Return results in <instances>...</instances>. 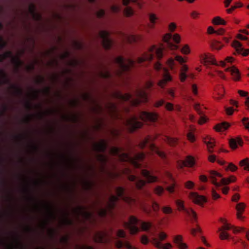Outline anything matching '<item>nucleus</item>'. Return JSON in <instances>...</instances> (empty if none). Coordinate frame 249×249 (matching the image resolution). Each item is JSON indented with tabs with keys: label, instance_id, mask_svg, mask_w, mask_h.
I'll list each match as a JSON object with an SVG mask.
<instances>
[{
	"label": "nucleus",
	"instance_id": "nucleus-1",
	"mask_svg": "<svg viewBox=\"0 0 249 249\" xmlns=\"http://www.w3.org/2000/svg\"><path fill=\"white\" fill-rule=\"evenodd\" d=\"M180 39L179 36L177 34L173 36L170 33L166 34L163 37V40L166 44L165 45H161L159 47L156 45L152 46L147 52L137 58V61L131 59H128L125 61L123 57L120 56L115 57L113 60L114 62L117 65L119 69L117 71V72L128 71L131 68L135 67L136 63L142 64L146 61L150 62L154 57H156L159 59L161 58L165 46L171 50H176L178 48V46L174 44L172 40L178 44L179 42Z\"/></svg>",
	"mask_w": 249,
	"mask_h": 249
},
{
	"label": "nucleus",
	"instance_id": "nucleus-2",
	"mask_svg": "<svg viewBox=\"0 0 249 249\" xmlns=\"http://www.w3.org/2000/svg\"><path fill=\"white\" fill-rule=\"evenodd\" d=\"M115 192L117 196L111 195L107 202L106 208L102 207L97 209L98 215L102 217H106L108 213H111L112 210L115 208L116 203L119 199L123 200L130 205H132L136 203V200L132 197L124 195V189L122 187H117L115 188Z\"/></svg>",
	"mask_w": 249,
	"mask_h": 249
},
{
	"label": "nucleus",
	"instance_id": "nucleus-3",
	"mask_svg": "<svg viewBox=\"0 0 249 249\" xmlns=\"http://www.w3.org/2000/svg\"><path fill=\"white\" fill-rule=\"evenodd\" d=\"M109 153L113 156L118 157L120 160H129L136 168H141V164L140 161L142 160L145 158V155L143 153H137L134 156V157H131L128 154L123 153L121 148L116 146L110 147Z\"/></svg>",
	"mask_w": 249,
	"mask_h": 249
},
{
	"label": "nucleus",
	"instance_id": "nucleus-4",
	"mask_svg": "<svg viewBox=\"0 0 249 249\" xmlns=\"http://www.w3.org/2000/svg\"><path fill=\"white\" fill-rule=\"evenodd\" d=\"M138 224L140 225L142 229L144 231H148L152 226L151 223L140 220L134 216H131L128 222H124V227L129 230L132 234H136L139 231V228L137 226Z\"/></svg>",
	"mask_w": 249,
	"mask_h": 249
},
{
	"label": "nucleus",
	"instance_id": "nucleus-5",
	"mask_svg": "<svg viewBox=\"0 0 249 249\" xmlns=\"http://www.w3.org/2000/svg\"><path fill=\"white\" fill-rule=\"evenodd\" d=\"M141 173L145 180L142 179L138 177L129 175L128 179L130 181L134 182L136 187L139 189H142L146 183L154 182L157 181V178L156 176L152 175L151 173L146 169H142L141 170Z\"/></svg>",
	"mask_w": 249,
	"mask_h": 249
},
{
	"label": "nucleus",
	"instance_id": "nucleus-6",
	"mask_svg": "<svg viewBox=\"0 0 249 249\" xmlns=\"http://www.w3.org/2000/svg\"><path fill=\"white\" fill-rule=\"evenodd\" d=\"M137 99H134L132 95L129 93L123 94L120 93H116L117 97L123 101H130L134 106H137L141 102H146L147 100L146 92L142 89H138L136 92Z\"/></svg>",
	"mask_w": 249,
	"mask_h": 249
},
{
	"label": "nucleus",
	"instance_id": "nucleus-7",
	"mask_svg": "<svg viewBox=\"0 0 249 249\" xmlns=\"http://www.w3.org/2000/svg\"><path fill=\"white\" fill-rule=\"evenodd\" d=\"M219 221L223 224V225L218 228V232H220L219 237L221 239H227L229 237V234L226 231L232 229L233 232L234 233L239 232H246V236L248 240H249V231H247L245 228L240 227H234L229 224L227 223L226 221L222 218H220Z\"/></svg>",
	"mask_w": 249,
	"mask_h": 249
},
{
	"label": "nucleus",
	"instance_id": "nucleus-8",
	"mask_svg": "<svg viewBox=\"0 0 249 249\" xmlns=\"http://www.w3.org/2000/svg\"><path fill=\"white\" fill-rule=\"evenodd\" d=\"M210 178L212 183L217 189L222 185H228L236 180V178L234 176H231L229 178H223L220 173L214 171H210Z\"/></svg>",
	"mask_w": 249,
	"mask_h": 249
},
{
	"label": "nucleus",
	"instance_id": "nucleus-9",
	"mask_svg": "<svg viewBox=\"0 0 249 249\" xmlns=\"http://www.w3.org/2000/svg\"><path fill=\"white\" fill-rule=\"evenodd\" d=\"M175 60L182 65L180 69L181 72L179 74V78L181 82H184L187 77L186 72L187 71L188 69V67L186 65L183 64L185 62V60L182 56L178 55L175 56V59L172 58H169L167 61V64L171 70L174 69L175 65Z\"/></svg>",
	"mask_w": 249,
	"mask_h": 249
},
{
	"label": "nucleus",
	"instance_id": "nucleus-10",
	"mask_svg": "<svg viewBox=\"0 0 249 249\" xmlns=\"http://www.w3.org/2000/svg\"><path fill=\"white\" fill-rule=\"evenodd\" d=\"M154 67L156 71H162L163 78L159 81L158 85L160 87L163 88L167 82L172 81V77L170 74L168 70L164 67L160 62L156 63L154 65Z\"/></svg>",
	"mask_w": 249,
	"mask_h": 249
},
{
	"label": "nucleus",
	"instance_id": "nucleus-11",
	"mask_svg": "<svg viewBox=\"0 0 249 249\" xmlns=\"http://www.w3.org/2000/svg\"><path fill=\"white\" fill-rule=\"evenodd\" d=\"M167 237V235L164 232H160L156 237H153L151 239L152 244L158 249H171L172 248V245L166 243L162 244L161 242L164 241Z\"/></svg>",
	"mask_w": 249,
	"mask_h": 249
},
{
	"label": "nucleus",
	"instance_id": "nucleus-12",
	"mask_svg": "<svg viewBox=\"0 0 249 249\" xmlns=\"http://www.w3.org/2000/svg\"><path fill=\"white\" fill-rule=\"evenodd\" d=\"M0 84L10 85L11 88L15 90L17 95L21 96L23 94V90L20 88L11 84L10 81L8 78L6 73L2 70H0Z\"/></svg>",
	"mask_w": 249,
	"mask_h": 249
},
{
	"label": "nucleus",
	"instance_id": "nucleus-13",
	"mask_svg": "<svg viewBox=\"0 0 249 249\" xmlns=\"http://www.w3.org/2000/svg\"><path fill=\"white\" fill-rule=\"evenodd\" d=\"M125 123L130 132H133L142 125V123L139 121L137 117L135 116H132L127 119Z\"/></svg>",
	"mask_w": 249,
	"mask_h": 249
},
{
	"label": "nucleus",
	"instance_id": "nucleus-14",
	"mask_svg": "<svg viewBox=\"0 0 249 249\" xmlns=\"http://www.w3.org/2000/svg\"><path fill=\"white\" fill-rule=\"evenodd\" d=\"M99 37L102 39V43L106 50L110 49L113 44L112 40L109 38V33L105 30H101L98 34Z\"/></svg>",
	"mask_w": 249,
	"mask_h": 249
},
{
	"label": "nucleus",
	"instance_id": "nucleus-15",
	"mask_svg": "<svg viewBox=\"0 0 249 249\" xmlns=\"http://www.w3.org/2000/svg\"><path fill=\"white\" fill-rule=\"evenodd\" d=\"M151 138L149 137L146 138L142 142L140 143V147L143 148L147 146L150 147L152 150L154 151L157 155L162 159L166 158L165 153L160 151L158 147L155 146L153 144L150 143Z\"/></svg>",
	"mask_w": 249,
	"mask_h": 249
},
{
	"label": "nucleus",
	"instance_id": "nucleus-16",
	"mask_svg": "<svg viewBox=\"0 0 249 249\" xmlns=\"http://www.w3.org/2000/svg\"><path fill=\"white\" fill-rule=\"evenodd\" d=\"M176 204L179 211H183L186 214L191 217L192 220H196L197 216L196 213L191 208H185L184 206L183 201L180 200H177L176 201Z\"/></svg>",
	"mask_w": 249,
	"mask_h": 249
},
{
	"label": "nucleus",
	"instance_id": "nucleus-17",
	"mask_svg": "<svg viewBox=\"0 0 249 249\" xmlns=\"http://www.w3.org/2000/svg\"><path fill=\"white\" fill-rule=\"evenodd\" d=\"M189 197L194 203L201 206L207 201L205 196L199 195L195 192H191L189 195Z\"/></svg>",
	"mask_w": 249,
	"mask_h": 249
},
{
	"label": "nucleus",
	"instance_id": "nucleus-18",
	"mask_svg": "<svg viewBox=\"0 0 249 249\" xmlns=\"http://www.w3.org/2000/svg\"><path fill=\"white\" fill-rule=\"evenodd\" d=\"M139 116L143 121L155 122L157 119V115L156 113L147 111H141Z\"/></svg>",
	"mask_w": 249,
	"mask_h": 249
},
{
	"label": "nucleus",
	"instance_id": "nucleus-19",
	"mask_svg": "<svg viewBox=\"0 0 249 249\" xmlns=\"http://www.w3.org/2000/svg\"><path fill=\"white\" fill-rule=\"evenodd\" d=\"M94 241L97 243H104L108 241L109 237L105 231H97L94 234Z\"/></svg>",
	"mask_w": 249,
	"mask_h": 249
},
{
	"label": "nucleus",
	"instance_id": "nucleus-20",
	"mask_svg": "<svg viewBox=\"0 0 249 249\" xmlns=\"http://www.w3.org/2000/svg\"><path fill=\"white\" fill-rule=\"evenodd\" d=\"M200 58L203 63L205 65L218 64L216 62L215 59L213 58V55L210 53H204L200 55Z\"/></svg>",
	"mask_w": 249,
	"mask_h": 249
},
{
	"label": "nucleus",
	"instance_id": "nucleus-21",
	"mask_svg": "<svg viewBox=\"0 0 249 249\" xmlns=\"http://www.w3.org/2000/svg\"><path fill=\"white\" fill-rule=\"evenodd\" d=\"M130 1L137 3L138 0H123L122 1L123 5L124 6H127ZM124 14L126 17H131L133 15L134 11L130 7L126 6L124 10Z\"/></svg>",
	"mask_w": 249,
	"mask_h": 249
},
{
	"label": "nucleus",
	"instance_id": "nucleus-22",
	"mask_svg": "<svg viewBox=\"0 0 249 249\" xmlns=\"http://www.w3.org/2000/svg\"><path fill=\"white\" fill-rule=\"evenodd\" d=\"M232 46L236 50L238 53L243 56H247L249 54V49H245L242 47V44L238 41H234Z\"/></svg>",
	"mask_w": 249,
	"mask_h": 249
},
{
	"label": "nucleus",
	"instance_id": "nucleus-23",
	"mask_svg": "<svg viewBox=\"0 0 249 249\" xmlns=\"http://www.w3.org/2000/svg\"><path fill=\"white\" fill-rule=\"evenodd\" d=\"M4 59L10 58L12 59V62L14 63L18 67H19L22 64V62L20 59L17 57H14L12 52L7 51L2 54Z\"/></svg>",
	"mask_w": 249,
	"mask_h": 249
},
{
	"label": "nucleus",
	"instance_id": "nucleus-24",
	"mask_svg": "<svg viewBox=\"0 0 249 249\" xmlns=\"http://www.w3.org/2000/svg\"><path fill=\"white\" fill-rule=\"evenodd\" d=\"M107 143L105 140H102L99 143L94 144V148L98 152H105L107 149Z\"/></svg>",
	"mask_w": 249,
	"mask_h": 249
},
{
	"label": "nucleus",
	"instance_id": "nucleus-25",
	"mask_svg": "<svg viewBox=\"0 0 249 249\" xmlns=\"http://www.w3.org/2000/svg\"><path fill=\"white\" fill-rule=\"evenodd\" d=\"M75 212L79 214H81L84 218L87 220H90L93 217V213L90 212L84 211L82 207H78Z\"/></svg>",
	"mask_w": 249,
	"mask_h": 249
},
{
	"label": "nucleus",
	"instance_id": "nucleus-26",
	"mask_svg": "<svg viewBox=\"0 0 249 249\" xmlns=\"http://www.w3.org/2000/svg\"><path fill=\"white\" fill-rule=\"evenodd\" d=\"M115 245L117 249H121L122 248L124 247L127 249H137L136 248L134 247L131 245H130V243L127 241L123 242L120 240H116L115 243Z\"/></svg>",
	"mask_w": 249,
	"mask_h": 249
},
{
	"label": "nucleus",
	"instance_id": "nucleus-27",
	"mask_svg": "<svg viewBox=\"0 0 249 249\" xmlns=\"http://www.w3.org/2000/svg\"><path fill=\"white\" fill-rule=\"evenodd\" d=\"M194 108L198 114L200 115V119L198 121V123L200 124H202L205 123L207 121V118L205 116L203 115V112L201 109L200 106L198 104H196L194 106Z\"/></svg>",
	"mask_w": 249,
	"mask_h": 249
},
{
	"label": "nucleus",
	"instance_id": "nucleus-28",
	"mask_svg": "<svg viewBox=\"0 0 249 249\" xmlns=\"http://www.w3.org/2000/svg\"><path fill=\"white\" fill-rule=\"evenodd\" d=\"M174 241L179 249H186L187 246L182 242V237L180 235H177L175 237Z\"/></svg>",
	"mask_w": 249,
	"mask_h": 249
},
{
	"label": "nucleus",
	"instance_id": "nucleus-29",
	"mask_svg": "<svg viewBox=\"0 0 249 249\" xmlns=\"http://www.w3.org/2000/svg\"><path fill=\"white\" fill-rule=\"evenodd\" d=\"M195 164V159L191 156H188L185 160L182 161L180 164V167L188 166L192 167Z\"/></svg>",
	"mask_w": 249,
	"mask_h": 249
},
{
	"label": "nucleus",
	"instance_id": "nucleus-30",
	"mask_svg": "<svg viewBox=\"0 0 249 249\" xmlns=\"http://www.w3.org/2000/svg\"><path fill=\"white\" fill-rule=\"evenodd\" d=\"M245 204L244 203L241 202L237 204L236 207L237 212V216L239 219H242L243 217L242 215V213L244 211L245 208Z\"/></svg>",
	"mask_w": 249,
	"mask_h": 249
},
{
	"label": "nucleus",
	"instance_id": "nucleus-31",
	"mask_svg": "<svg viewBox=\"0 0 249 249\" xmlns=\"http://www.w3.org/2000/svg\"><path fill=\"white\" fill-rule=\"evenodd\" d=\"M204 142L207 145L208 151L210 153L213 152L212 148L214 146V141L212 138L208 136L204 139Z\"/></svg>",
	"mask_w": 249,
	"mask_h": 249
},
{
	"label": "nucleus",
	"instance_id": "nucleus-32",
	"mask_svg": "<svg viewBox=\"0 0 249 249\" xmlns=\"http://www.w3.org/2000/svg\"><path fill=\"white\" fill-rule=\"evenodd\" d=\"M242 140L240 138L231 139L229 141L230 146L232 149L237 148L238 145H242Z\"/></svg>",
	"mask_w": 249,
	"mask_h": 249
},
{
	"label": "nucleus",
	"instance_id": "nucleus-33",
	"mask_svg": "<svg viewBox=\"0 0 249 249\" xmlns=\"http://www.w3.org/2000/svg\"><path fill=\"white\" fill-rule=\"evenodd\" d=\"M226 70L229 71L233 77L234 80H238L240 79V73L238 70L235 67L232 66L228 68Z\"/></svg>",
	"mask_w": 249,
	"mask_h": 249
},
{
	"label": "nucleus",
	"instance_id": "nucleus-34",
	"mask_svg": "<svg viewBox=\"0 0 249 249\" xmlns=\"http://www.w3.org/2000/svg\"><path fill=\"white\" fill-rule=\"evenodd\" d=\"M106 107L108 109L109 113L112 114V115H116L117 113V109L116 105L112 103H108L106 105Z\"/></svg>",
	"mask_w": 249,
	"mask_h": 249
},
{
	"label": "nucleus",
	"instance_id": "nucleus-35",
	"mask_svg": "<svg viewBox=\"0 0 249 249\" xmlns=\"http://www.w3.org/2000/svg\"><path fill=\"white\" fill-rule=\"evenodd\" d=\"M97 159L103 165V170H105L104 166L107 162V157L104 154H98L97 155Z\"/></svg>",
	"mask_w": 249,
	"mask_h": 249
},
{
	"label": "nucleus",
	"instance_id": "nucleus-36",
	"mask_svg": "<svg viewBox=\"0 0 249 249\" xmlns=\"http://www.w3.org/2000/svg\"><path fill=\"white\" fill-rule=\"evenodd\" d=\"M230 126V124L227 122H223L217 124L215 126V129L217 131H222L226 130Z\"/></svg>",
	"mask_w": 249,
	"mask_h": 249
},
{
	"label": "nucleus",
	"instance_id": "nucleus-37",
	"mask_svg": "<svg viewBox=\"0 0 249 249\" xmlns=\"http://www.w3.org/2000/svg\"><path fill=\"white\" fill-rule=\"evenodd\" d=\"M123 36L124 37V39L126 40V41L130 43L137 41L138 38L137 36L133 35H128L123 34Z\"/></svg>",
	"mask_w": 249,
	"mask_h": 249
},
{
	"label": "nucleus",
	"instance_id": "nucleus-38",
	"mask_svg": "<svg viewBox=\"0 0 249 249\" xmlns=\"http://www.w3.org/2000/svg\"><path fill=\"white\" fill-rule=\"evenodd\" d=\"M148 17L150 22L151 24L150 27L154 28L156 21L158 19V18L155 14L153 13L149 14Z\"/></svg>",
	"mask_w": 249,
	"mask_h": 249
},
{
	"label": "nucleus",
	"instance_id": "nucleus-39",
	"mask_svg": "<svg viewBox=\"0 0 249 249\" xmlns=\"http://www.w3.org/2000/svg\"><path fill=\"white\" fill-rule=\"evenodd\" d=\"M214 25H225L226 21L219 17H215L212 21Z\"/></svg>",
	"mask_w": 249,
	"mask_h": 249
},
{
	"label": "nucleus",
	"instance_id": "nucleus-40",
	"mask_svg": "<svg viewBox=\"0 0 249 249\" xmlns=\"http://www.w3.org/2000/svg\"><path fill=\"white\" fill-rule=\"evenodd\" d=\"M178 139L175 138L170 137H166V141L171 146H174L178 143Z\"/></svg>",
	"mask_w": 249,
	"mask_h": 249
},
{
	"label": "nucleus",
	"instance_id": "nucleus-41",
	"mask_svg": "<svg viewBox=\"0 0 249 249\" xmlns=\"http://www.w3.org/2000/svg\"><path fill=\"white\" fill-rule=\"evenodd\" d=\"M177 184L175 183H173L169 186L166 187V190L171 194H173L176 190Z\"/></svg>",
	"mask_w": 249,
	"mask_h": 249
},
{
	"label": "nucleus",
	"instance_id": "nucleus-42",
	"mask_svg": "<svg viewBox=\"0 0 249 249\" xmlns=\"http://www.w3.org/2000/svg\"><path fill=\"white\" fill-rule=\"evenodd\" d=\"M164 191V188L160 186H157L154 189V193L159 196H161Z\"/></svg>",
	"mask_w": 249,
	"mask_h": 249
},
{
	"label": "nucleus",
	"instance_id": "nucleus-43",
	"mask_svg": "<svg viewBox=\"0 0 249 249\" xmlns=\"http://www.w3.org/2000/svg\"><path fill=\"white\" fill-rule=\"evenodd\" d=\"M64 218L63 220V224L64 225H71L73 223L72 221L68 217V213H65Z\"/></svg>",
	"mask_w": 249,
	"mask_h": 249
},
{
	"label": "nucleus",
	"instance_id": "nucleus-44",
	"mask_svg": "<svg viewBox=\"0 0 249 249\" xmlns=\"http://www.w3.org/2000/svg\"><path fill=\"white\" fill-rule=\"evenodd\" d=\"M248 160V159H244L240 161L239 164L241 166L244 167L245 170L249 171V162Z\"/></svg>",
	"mask_w": 249,
	"mask_h": 249
},
{
	"label": "nucleus",
	"instance_id": "nucleus-45",
	"mask_svg": "<svg viewBox=\"0 0 249 249\" xmlns=\"http://www.w3.org/2000/svg\"><path fill=\"white\" fill-rule=\"evenodd\" d=\"M216 92H217L218 95V98H221L224 95V89L223 88L220 86L216 88L215 89Z\"/></svg>",
	"mask_w": 249,
	"mask_h": 249
},
{
	"label": "nucleus",
	"instance_id": "nucleus-46",
	"mask_svg": "<svg viewBox=\"0 0 249 249\" xmlns=\"http://www.w3.org/2000/svg\"><path fill=\"white\" fill-rule=\"evenodd\" d=\"M211 45L212 48L215 50H220L222 47L220 43L216 40L213 41Z\"/></svg>",
	"mask_w": 249,
	"mask_h": 249
},
{
	"label": "nucleus",
	"instance_id": "nucleus-47",
	"mask_svg": "<svg viewBox=\"0 0 249 249\" xmlns=\"http://www.w3.org/2000/svg\"><path fill=\"white\" fill-rule=\"evenodd\" d=\"M162 211L165 214H170L173 213V209L170 206H164L162 208Z\"/></svg>",
	"mask_w": 249,
	"mask_h": 249
},
{
	"label": "nucleus",
	"instance_id": "nucleus-48",
	"mask_svg": "<svg viewBox=\"0 0 249 249\" xmlns=\"http://www.w3.org/2000/svg\"><path fill=\"white\" fill-rule=\"evenodd\" d=\"M187 137L188 140L190 142H194L196 140V138H195V135L191 132H189L187 133Z\"/></svg>",
	"mask_w": 249,
	"mask_h": 249
},
{
	"label": "nucleus",
	"instance_id": "nucleus-49",
	"mask_svg": "<svg viewBox=\"0 0 249 249\" xmlns=\"http://www.w3.org/2000/svg\"><path fill=\"white\" fill-rule=\"evenodd\" d=\"M152 208L153 211L157 213L160 209V205L158 203L153 201L152 204Z\"/></svg>",
	"mask_w": 249,
	"mask_h": 249
},
{
	"label": "nucleus",
	"instance_id": "nucleus-50",
	"mask_svg": "<svg viewBox=\"0 0 249 249\" xmlns=\"http://www.w3.org/2000/svg\"><path fill=\"white\" fill-rule=\"evenodd\" d=\"M181 52L182 53L187 54L190 53V49L187 45H184L181 49Z\"/></svg>",
	"mask_w": 249,
	"mask_h": 249
},
{
	"label": "nucleus",
	"instance_id": "nucleus-51",
	"mask_svg": "<svg viewBox=\"0 0 249 249\" xmlns=\"http://www.w3.org/2000/svg\"><path fill=\"white\" fill-rule=\"evenodd\" d=\"M116 235L119 238H125L126 234L123 230H119L117 231Z\"/></svg>",
	"mask_w": 249,
	"mask_h": 249
},
{
	"label": "nucleus",
	"instance_id": "nucleus-52",
	"mask_svg": "<svg viewBox=\"0 0 249 249\" xmlns=\"http://www.w3.org/2000/svg\"><path fill=\"white\" fill-rule=\"evenodd\" d=\"M141 241L142 244L147 245L149 243V240L146 235H143L141 238Z\"/></svg>",
	"mask_w": 249,
	"mask_h": 249
},
{
	"label": "nucleus",
	"instance_id": "nucleus-53",
	"mask_svg": "<svg viewBox=\"0 0 249 249\" xmlns=\"http://www.w3.org/2000/svg\"><path fill=\"white\" fill-rule=\"evenodd\" d=\"M249 118H243L242 119V123L245 126V127L249 130V122H248Z\"/></svg>",
	"mask_w": 249,
	"mask_h": 249
},
{
	"label": "nucleus",
	"instance_id": "nucleus-54",
	"mask_svg": "<svg viewBox=\"0 0 249 249\" xmlns=\"http://www.w3.org/2000/svg\"><path fill=\"white\" fill-rule=\"evenodd\" d=\"M105 14V12L103 9H100L98 11H97L96 13V16L98 18H102L104 17Z\"/></svg>",
	"mask_w": 249,
	"mask_h": 249
},
{
	"label": "nucleus",
	"instance_id": "nucleus-55",
	"mask_svg": "<svg viewBox=\"0 0 249 249\" xmlns=\"http://www.w3.org/2000/svg\"><path fill=\"white\" fill-rule=\"evenodd\" d=\"M230 169L231 171L234 172L237 169V167L232 163L229 164L226 170Z\"/></svg>",
	"mask_w": 249,
	"mask_h": 249
},
{
	"label": "nucleus",
	"instance_id": "nucleus-56",
	"mask_svg": "<svg viewBox=\"0 0 249 249\" xmlns=\"http://www.w3.org/2000/svg\"><path fill=\"white\" fill-rule=\"evenodd\" d=\"M46 208L48 211L49 217L51 218H54L55 216H54V213L52 212V211L51 210V206L50 205L47 204Z\"/></svg>",
	"mask_w": 249,
	"mask_h": 249
},
{
	"label": "nucleus",
	"instance_id": "nucleus-57",
	"mask_svg": "<svg viewBox=\"0 0 249 249\" xmlns=\"http://www.w3.org/2000/svg\"><path fill=\"white\" fill-rule=\"evenodd\" d=\"M191 90L193 93L196 95L197 94V87L196 84H192L191 87Z\"/></svg>",
	"mask_w": 249,
	"mask_h": 249
},
{
	"label": "nucleus",
	"instance_id": "nucleus-58",
	"mask_svg": "<svg viewBox=\"0 0 249 249\" xmlns=\"http://www.w3.org/2000/svg\"><path fill=\"white\" fill-rule=\"evenodd\" d=\"M185 186L188 189H191L194 186V183L191 181H188L185 183Z\"/></svg>",
	"mask_w": 249,
	"mask_h": 249
},
{
	"label": "nucleus",
	"instance_id": "nucleus-59",
	"mask_svg": "<svg viewBox=\"0 0 249 249\" xmlns=\"http://www.w3.org/2000/svg\"><path fill=\"white\" fill-rule=\"evenodd\" d=\"M111 9L113 13H117L120 12L121 8L120 6L117 5H113L111 6Z\"/></svg>",
	"mask_w": 249,
	"mask_h": 249
},
{
	"label": "nucleus",
	"instance_id": "nucleus-60",
	"mask_svg": "<svg viewBox=\"0 0 249 249\" xmlns=\"http://www.w3.org/2000/svg\"><path fill=\"white\" fill-rule=\"evenodd\" d=\"M85 188L86 190H89L91 189L92 184L91 182L86 181L84 183Z\"/></svg>",
	"mask_w": 249,
	"mask_h": 249
},
{
	"label": "nucleus",
	"instance_id": "nucleus-61",
	"mask_svg": "<svg viewBox=\"0 0 249 249\" xmlns=\"http://www.w3.org/2000/svg\"><path fill=\"white\" fill-rule=\"evenodd\" d=\"M200 231V228L198 226H197L196 228H193L191 230V233L193 235H195L196 232Z\"/></svg>",
	"mask_w": 249,
	"mask_h": 249
},
{
	"label": "nucleus",
	"instance_id": "nucleus-62",
	"mask_svg": "<svg viewBox=\"0 0 249 249\" xmlns=\"http://www.w3.org/2000/svg\"><path fill=\"white\" fill-rule=\"evenodd\" d=\"M164 103H165L164 100L163 99H161L160 100H159V101L156 102L155 103L154 106L155 107H161L162 105H163L164 104Z\"/></svg>",
	"mask_w": 249,
	"mask_h": 249
},
{
	"label": "nucleus",
	"instance_id": "nucleus-63",
	"mask_svg": "<svg viewBox=\"0 0 249 249\" xmlns=\"http://www.w3.org/2000/svg\"><path fill=\"white\" fill-rule=\"evenodd\" d=\"M105 73H101L102 76L105 78H109L111 76L110 73L107 70L105 71Z\"/></svg>",
	"mask_w": 249,
	"mask_h": 249
},
{
	"label": "nucleus",
	"instance_id": "nucleus-64",
	"mask_svg": "<svg viewBox=\"0 0 249 249\" xmlns=\"http://www.w3.org/2000/svg\"><path fill=\"white\" fill-rule=\"evenodd\" d=\"M176 27L177 26L176 24L173 22L170 23L169 26V29L171 32H174L175 30Z\"/></svg>",
	"mask_w": 249,
	"mask_h": 249
}]
</instances>
